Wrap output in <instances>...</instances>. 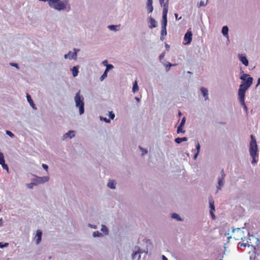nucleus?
Returning <instances> with one entry per match:
<instances>
[{"mask_svg": "<svg viewBox=\"0 0 260 260\" xmlns=\"http://www.w3.org/2000/svg\"><path fill=\"white\" fill-rule=\"evenodd\" d=\"M149 27L150 28H153L156 27L157 26V23L155 20L151 17V16L149 17Z\"/></svg>", "mask_w": 260, "mask_h": 260, "instance_id": "1a4fd4ad", "label": "nucleus"}, {"mask_svg": "<svg viewBox=\"0 0 260 260\" xmlns=\"http://www.w3.org/2000/svg\"><path fill=\"white\" fill-rule=\"evenodd\" d=\"M40 1L48 2L49 5L57 10H63L70 9V7L67 1H60V0H39Z\"/></svg>", "mask_w": 260, "mask_h": 260, "instance_id": "f257e3e1", "label": "nucleus"}, {"mask_svg": "<svg viewBox=\"0 0 260 260\" xmlns=\"http://www.w3.org/2000/svg\"><path fill=\"white\" fill-rule=\"evenodd\" d=\"M102 234L100 233L99 231H95L93 233V236L94 237H99L100 236L102 235Z\"/></svg>", "mask_w": 260, "mask_h": 260, "instance_id": "72a5a7b5", "label": "nucleus"}, {"mask_svg": "<svg viewBox=\"0 0 260 260\" xmlns=\"http://www.w3.org/2000/svg\"><path fill=\"white\" fill-rule=\"evenodd\" d=\"M239 59L245 66H248V61L245 56H243L242 54H239Z\"/></svg>", "mask_w": 260, "mask_h": 260, "instance_id": "ddd939ff", "label": "nucleus"}, {"mask_svg": "<svg viewBox=\"0 0 260 260\" xmlns=\"http://www.w3.org/2000/svg\"><path fill=\"white\" fill-rule=\"evenodd\" d=\"M72 74H73V77H76L78 75V73H79L78 67L77 66L74 67L72 69Z\"/></svg>", "mask_w": 260, "mask_h": 260, "instance_id": "a211bd4d", "label": "nucleus"}, {"mask_svg": "<svg viewBox=\"0 0 260 260\" xmlns=\"http://www.w3.org/2000/svg\"><path fill=\"white\" fill-rule=\"evenodd\" d=\"M4 162H5L4 155L0 152V164Z\"/></svg>", "mask_w": 260, "mask_h": 260, "instance_id": "473e14b6", "label": "nucleus"}, {"mask_svg": "<svg viewBox=\"0 0 260 260\" xmlns=\"http://www.w3.org/2000/svg\"><path fill=\"white\" fill-rule=\"evenodd\" d=\"M9 244L7 243H5L4 244H3V243L1 242L0 243V248H4L5 247H7V246H8Z\"/></svg>", "mask_w": 260, "mask_h": 260, "instance_id": "79ce46f5", "label": "nucleus"}, {"mask_svg": "<svg viewBox=\"0 0 260 260\" xmlns=\"http://www.w3.org/2000/svg\"><path fill=\"white\" fill-rule=\"evenodd\" d=\"M167 25V14H162L161 27H166Z\"/></svg>", "mask_w": 260, "mask_h": 260, "instance_id": "2eb2a0df", "label": "nucleus"}, {"mask_svg": "<svg viewBox=\"0 0 260 260\" xmlns=\"http://www.w3.org/2000/svg\"><path fill=\"white\" fill-rule=\"evenodd\" d=\"M162 259L163 260H168V258L164 255H162Z\"/></svg>", "mask_w": 260, "mask_h": 260, "instance_id": "4d7b16f0", "label": "nucleus"}, {"mask_svg": "<svg viewBox=\"0 0 260 260\" xmlns=\"http://www.w3.org/2000/svg\"><path fill=\"white\" fill-rule=\"evenodd\" d=\"M42 235V232L41 231V230H38L37 231V234H36V243L37 244H39L41 241Z\"/></svg>", "mask_w": 260, "mask_h": 260, "instance_id": "4468645a", "label": "nucleus"}, {"mask_svg": "<svg viewBox=\"0 0 260 260\" xmlns=\"http://www.w3.org/2000/svg\"><path fill=\"white\" fill-rule=\"evenodd\" d=\"M240 246H243V247H245L246 246V244H245V243H241L240 244Z\"/></svg>", "mask_w": 260, "mask_h": 260, "instance_id": "6e6d98bb", "label": "nucleus"}, {"mask_svg": "<svg viewBox=\"0 0 260 260\" xmlns=\"http://www.w3.org/2000/svg\"><path fill=\"white\" fill-rule=\"evenodd\" d=\"M164 57V54H161L160 56H159V58H160V59H161V58H163Z\"/></svg>", "mask_w": 260, "mask_h": 260, "instance_id": "5fc2aeb1", "label": "nucleus"}, {"mask_svg": "<svg viewBox=\"0 0 260 260\" xmlns=\"http://www.w3.org/2000/svg\"><path fill=\"white\" fill-rule=\"evenodd\" d=\"M245 98L239 99V102H240L241 105L243 107L244 110L247 112V107L244 102Z\"/></svg>", "mask_w": 260, "mask_h": 260, "instance_id": "412c9836", "label": "nucleus"}, {"mask_svg": "<svg viewBox=\"0 0 260 260\" xmlns=\"http://www.w3.org/2000/svg\"><path fill=\"white\" fill-rule=\"evenodd\" d=\"M103 120L106 122H110V120L109 119H108L107 118H103Z\"/></svg>", "mask_w": 260, "mask_h": 260, "instance_id": "864d4df0", "label": "nucleus"}, {"mask_svg": "<svg viewBox=\"0 0 260 260\" xmlns=\"http://www.w3.org/2000/svg\"><path fill=\"white\" fill-rule=\"evenodd\" d=\"M10 64L12 66H13V67H15L16 68H18V64L17 63H11Z\"/></svg>", "mask_w": 260, "mask_h": 260, "instance_id": "09e8293b", "label": "nucleus"}, {"mask_svg": "<svg viewBox=\"0 0 260 260\" xmlns=\"http://www.w3.org/2000/svg\"><path fill=\"white\" fill-rule=\"evenodd\" d=\"M252 82L253 78L252 77H248L245 82H243L241 84L238 90L239 99H243V98H245V92L251 85Z\"/></svg>", "mask_w": 260, "mask_h": 260, "instance_id": "7ed1b4c3", "label": "nucleus"}, {"mask_svg": "<svg viewBox=\"0 0 260 260\" xmlns=\"http://www.w3.org/2000/svg\"><path fill=\"white\" fill-rule=\"evenodd\" d=\"M175 16L176 20H180L181 18V17H180L179 18H178V15L177 13L175 14Z\"/></svg>", "mask_w": 260, "mask_h": 260, "instance_id": "de8ad7c7", "label": "nucleus"}, {"mask_svg": "<svg viewBox=\"0 0 260 260\" xmlns=\"http://www.w3.org/2000/svg\"><path fill=\"white\" fill-rule=\"evenodd\" d=\"M36 185L35 182L34 183H30L27 184V186L28 188H32L34 185Z\"/></svg>", "mask_w": 260, "mask_h": 260, "instance_id": "58836bf2", "label": "nucleus"}, {"mask_svg": "<svg viewBox=\"0 0 260 260\" xmlns=\"http://www.w3.org/2000/svg\"><path fill=\"white\" fill-rule=\"evenodd\" d=\"M196 149L197 150V153L194 155V158H196L200 150V145L199 142H198L196 144Z\"/></svg>", "mask_w": 260, "mask_h": 260, "instance_id": "bb28decb", "label": "nucleus"}, {"mask_svg": "<svg viewBox=\"0 0 260 260\" xmlns=\"http://www.w3.org/2000/svg\"><path fill=\"white\" fill-rule=\"evenodd\" d=\"M207 5V3H205L204 1H201L198 5L199 7H201L202 6H205Z\"/></svg>", "mask_w": 260, "mask_h": 260, "instance_id": "c9c22d12", "label": "nucleus"}, {"mask_svg": "<svg viewBox=\"0 0 260 260\" xmlns=\"http://www.w3.org/2000/svg\"><path fill=\"white\" fill-rule=\"evenodd\" d=\"M84 98L83 97L80 95V91H79L77 93H76V95L75 96V101L76 103V106L78 107L79 109V114L81 115L83 114L84 112V102H83Z\"/></svg>", "mask_w": 260, "mask_h": 260, "instance_id": "20e7f679", "label": "nucleus"}, {"mask_svg": "<svg viewBox=\"0 0 260 260\" xmlns=\"http://www.w3.org/2000/svg\"><path fill=\"white\" fill-rule=\"evenodd\" d=\"M109 115L111 119H113L115 117V114L112 112H110Z\"/></svg>", "mask_w": 260, "mask_h": 260, "instance_id": "ea45409f", "label": "nucleus"}, {"mask_svg": "<svg viewBox=\"0 0 260 260\" xmlns=\"http://www.w3.org/2000/svg\"><path fill=\"white\" fill-rule=\"evenodd\" d=\"M250 154L252 158V164H255L257 162L255 158L258 156L257 153V145L256 144L255 137L253 135H251V141L249 147Z\"/></svg>", "mask_w": 260, "mask_h": 260, "instance_id": "f03ea898", "label": "nucleus"}, {"mask_svg": "<svg viewBox=\"0 0 260 260\" xmlns=\"http://www.w3.org/2000/svg\"><path fill=\"white\" fill-rule=\"evenodd\" d=\"M248 77H251L249 75L246 74H244L242 76L240 77V79L243 80L244 82H245Z\"/></svg>", "mask_w": 260, "mask_h": 260, "instance_id": "a878e982", "label": "nucleus"}, {"mask_svg": "<svg viewBox=\"0 0 260 260\" xmlns=\"http://www.w3.org/2000/svg\"><path fill=\"white\" fill-rule=\"evenodd\" d=\"M159 3H160V5H162V4L165 3V0H159Z\"/></svg>", "mask_w": 260, "mask_h": 260, "instance_id": "603ef678", "label": "nucleus"}, {"mask_svg": "<svg viewBox=\"0 0 260 260\" xmlns=\"http://www.w3.org/2000/svg\"><path fill=\"white\" fill-rule=\"evenodd\" d=\"M209 204H210V210H212V211H215V207H214V201H213L212 199L210 200Z\"/></svg>", "mask_w": 260, "mask_h": 260, "instance_id": "cd10ccee", "label": "nucleus"}, {"mask_svg": "<svg viewBox=\"0 0 260 260\" xmlns=\"http://www.w3.org/2000/svg\"><path fill=\"white\" fill-rule=\"evenodd\" d=\"M116 26L114 25H109L108 26V28L110 29L113 30H116Z\"/></svg>", "mask_w": 260, "mask_h": 260, "instance_id": "a19ab883", "label": "nucleus"}, {"mask_svg": "<svg viewBox=\"0 0 260 260\" xmlns=\"http://www.w3.org/2000/svg\"><path fill=\"white\" fill-rule=\"evenodd\" d=\"M182 127L183 126H179L177 128V132L178 134H179V133H185V131H183V129H182Z\"/></svg>", "mask_w": 260, "mask_h": 260, "instance_id": "c756f323", "label": "nucleus"}, {"mask_svg": "<svg viewBox=\"0 0 260 260\" xmlns=\"http://www.w3.org/2000/svg\"><path fill=\"white\" fill-rule=\"evenodd\" d=\"M26 98H27V100L28 101V102L30 104L31 103H32L33 102V101L30 96V95L27 93V95H26Z\"/></svg>", "mask_w": 260, "mask_h": 260, "instance_id": "7c9ffc66", "label": "nucleus"}, {"mask_svg": "<svg viewBox=\"0 0 260 260\" xmlns=\"http://www.w3.org/2000/svg\"><path fill=\"white\" fill-rule=\"evenodd\" d=\"M77 56V50L74 49V52L70 51L68 54L64 55L65 58L75 59Z\"/></svg>", "mask_w": 260, "mask_h": 260, "instance_id": "6e6552de", "label": "nucleus"}, {"mask_svg": "<svg viewBox=\"0 0 260 260\" xmlns=\"http://www.w3.org/2000/svg\"><path fill=\"white\" fill-rule=\"evenodd\" d=\"M142 253V251H141V249L139 247H135V251L132 254V258L133 260H139L141 255L140 253Z\"/></svg>", "mask_w": 260, "mask_h": 260, "instance_id": "423d86ee", "label": "nucleus"}, {"mask_svg": "<svg viewBox=\"0 0 260 260\" xmlns=\"http://www.w3.org/2000/svg\"><path fill=\"white\" fill-rule=\"evenodd\" d=\"M2 221V219H0V221ZM0 223H1V222H0Z\"/></svg>", "mask_w": 260, "mask_h": 260, "instance_id": "e2e57ef3", "label": "nucleus"}, {"mask_svg": "<svg viewBox=\"0 0 260 260\" xmlns=\"http://www.w3.org/2000/svg\"><path fill=\"white\" fill-rule=\"evenodd\" d=\"M229 28L227 26H224L222 27V32L224 36L228 35Z\"/></svg>", "mask_w": 260, "mask_h": 260, "instance_id": "5701e85b", "label": "nucleus"}, {"mask_svg": "<svg viewBox=\"0 0 260 260\" xmlns=\"http://www.w3.org/2000/svg\"><path fill=\"white\" fill-rule=\"evenodd\" d=\"M114 68L112 64H108L106 66V69L105 71L108 72L109 70L112 69Z\"/></svg>", "mask_w": 260, "mask_h": 260, "instance_id": "e433bc0d", "label": "nucleus"}, {"mask_svg": "<svg viewBox=\"0 0 260 260\" xmlns=\"http://www.w3.org/2000/svg\"><path fill=\"white\" fill-rule=\"evenodd\" d=\"M49 178L48 176L45 177H38L36 179L34 180V182L36 185L40 183H44L49 181Z\"/></svg>", "mask_w": 260, "mask_h": 260, "instance_id": "0eeeda50", "label": "nucleus"}, {"mask_svg": "<svg viewBox=\"0 0 260 260\" xmlns=\"http://www.w3.org/2000/svg\"><path fill=\"white\" fill-rule=\"evenodd\" d=\"M187 140V138L186 137H183V138H176L175 140V141L176 143L178 144H180L183 141H186Z\"/></svg>", "mask_w": 260, "mask_h": 260, "instance_id": "6ab92c4d", "label": "nucleus"}, {"mask_svg": "<svg viewBox=\"0 0 260 260\" xmlns=\"http://www.w3.org/2000/svg\"><path fill=\"white\" fill-rule=\"evenodd\" d=\"M2 221V219H0V221ZM0 223H1V222H0Z\"/></svg>", "mask_w": 260, "mask_h": 260, "instance_id": "0e129e2a", "label": "nucleus"}, {"mask_svg": "<svg viewBox=\"0 0 260 260\" xmlns=\"http://www.w3.org/2000/svg\"><path fill=\"white\" fill-rule=\"evenodd\" d=\"M166 46L167 47H168V45H166Z\"/></svg>", "mask_w": 260, "mask_h": 260, "instance_id": "680f3d73", "label": "nucleus"}, {"mask_svg": "<svg viewBox=\"0 0 260 260\" xmlns=\"http://www.w3.org/2000/svg\"><path fill=\"white\" fill-rule=\"evenodd\" d=\"M213 211H212V210H210V214H211V215L212 216V219H214L215 218V215H214V214L213 213Z\"/></svg>", "mask_w": 260, "mask_h": 260, "instance_id": "a18cd8bd", "label": "nucleus"}, {"mask_svg": "<svg viewBox=\"0 0 260 260\" xmlns=\"http://www.w3.org/2000/svg\"><path fill=\"white\" fill-rule=\"evenodd\" d=\"M166 46L167 47H168V45H166Z\"/></svg>", "mask_w": 260, "mask_h": 260, "instance_id": "052dcab7", "label": "nucleus"}, {"mask_svg": "<svg viewBox=\"0 0 260 260\" xmlns=\"http://www.w3.org/2000/svg\"><path fill=\"white\" fill-rule=\"evenodd\" d=\"M2 165L3 168L6 170H7V172L9 171V168L7 164H6L5 162L1 164Z\"/></svg>", "mask_w": 260, "mask_h": 260, "instance_id": "2f4dec72", "label": "nucleus"}, {"mask_svg": "<svg viewBox=\"0 0 260 260\" xmlns=\"http://www.w3.org/2000/svg\"><path fill=\"white\" fill-rule=\"evenodd\" d=\"M108 186L110 188L114 189L115 185L114 181H110L108 183Z\"/></svg>", "mask_w": 260, "mask_h": 260, "instance_id": "393cba45", "label": "nucleus"}, {"mask_svg": "<svg viewBox=\"0 0 260 260\" xmlns=\"http://www.w3.org/2000/svg\"><path fill=\"white\" fill-rule=\"evenodd\" d=\"M167 35V28L166 27H161V37L160 39L162 40L164 39L163 37Z\"/></svg>", "mask_w": 260, "mask_h": 260, "instance_id": "4be33fe9", "label": "nucleus"}, {"mask_svg": "<svg viewBox=\"0 0 260 260\" xmlns=\"http://www.w3.org/2000/svg\"><path fill=\"white\" fill-rule=\"evenodd\" d=\"M201 91L203 96H204L205 100H207L208 99L207 89L204 87H201Z\"/></svg>", "mask_w": 260, "mask_h": 260, "instance_id": "f3484780", "label": "nucleus"}, {"mask_svg": "<svg viewBox=\"0 0 260 260\" xmlns=\"http://www.w3.org/2000/svg\"><path fill=\"white\" fill-rule=\"evenodd\" d=\"M185 118L183 117L179 124V126H183L185 123Z\"/></svg>", "mask_w": 260, "mask_h": 260, "instance_id": "37998d69", "label": "nucleus"}, {"mask_svg": "<svg viewBox=\"0 0 260 260\" xmlns=\"http://www.w3.org/2000/svg\"><path fill=\"white\" fill-rule=\"evenodd\" d=\"M179 116H181V113L180 112H179Z\"/></svg>", "mask_w": 260, "mask_h": 260, "instance_id": "bf43d9fd", "label": "nucleus"}, {"mask_svg": "<svg viewBox=\"0 0 260 260\" xmlns=\"http://www.w3.org/2000/svg\"><path fill=\"white\" fill-rule=\"evenodd\" d=\"M107 76V72L105 71L104 74L102 75V76L100 78V80L101 81L103 80Z\"/></svg>", "mask_w": 260, "mask_h": 260, "instance_id": "f704fd0d", "label": "nucleus"}, {"mask_svg": "<svg viewBox=\"0 0 260 260\" xmlns=\"http://www.w3.org/2000/svg\"><path fill=\"white\" fill-rule=\"evenodd\" d=\"M101 231L104 233H105V234H108V228H107V226H106L105 225H102V229H101Z\"/></svg>", "mask_w": 260, "mask_h": 260, "instance_id": "c85d7f7f", "label": "nucleus"}, {"mask_svg": "<svg viewBox=\"0 0 260 260\" xmlns=\"http://www.w3.org/2000/svg\"><path fill=\"white\" fill-rule=\"evenodd\" d=\"M161 6L163 8L162 14H167L169 9V0H167L165 3L161 5Z\"/></svg>", "mask_w": 260, "mask_h": 260, "instance_id": "9b49d317", "label": "nucleus"}, {"mask_svg": "<svg viewBox=\"0 0 260 260\" xmlns=\"http://www.w3.org/2000/svg\"><path fill=\"white\" fill-rule=\"evenodd\" d=\"M30 105L33 109H36V108L35 107V104H34V102H32V103L30 104Z\"/></svg>", "mask_w": 260, "mask_h": 260, "instance_id": "3c124183", "label": "nucleus"}, {"mask_svg": "<svg viewBox=\"0 0 260 260\" xmlns=\"http://www.w3.org/2000/svg\"><path fill=\"white\" fill-rule=\"evenodd\" d=\"M140 148L142 151V155H144L147 153V150L146 149H145L141 147H140Z\"/></svg>", "mask_w": 260, "mask_h": 260, "instance_id": "c03bdc74", "label": "nucleus"}, {"mask_svg": "<svg viewBox=\"0 0 260 260\" xmlns=\"http://www.w3.org/2000/svg\"><path fill=\"white\" fill-rule=\"evenodd\" d=\"M258 84H260V78L258 79V80H257V86Z\"/></svg>", "mask_w": 260, "mask_h": 260, "instance_id": "13d9d810", "label": "nucleus"}, {"mask_svg": "<svg viewBox=\"0 0 260 260\" xmlns=\"http://www.w3.org/2000/svg\"><path fill=\"white\" fill-rule=\"evenodd\" d=\"M6 134L8 135L9 136H10L11 138H13L14 137V135L9 131H6Z\"/></svg>", "mask_w": 260, "mask_h": 260, "instance_id": "4c0bfd02", "label": "nucleus"}, {"mask_svg": "<svg viewBox=\"0 0 260 260\" xmlns=\"http://www.w3.org/2000/svg\"><path fill=\"white\" fill-rule=\"evenodd\" d=\"M139 91V86L138 85V83L137 80L135 81V82L133 84V92H136Z\"/></svg>", "mask_w": 260, "mask_h": 260, "instance_id": "aec40b11", "label": "nucleus"}, {"mask_svg": "<svg viewBox=\"0 0 260 260\" xmlns=\"http://www.w3.org/2000/svg\"><path fill=\"white\" fill-rule=\"evenodd\" d=\"M221 175H222V177L218 179V183L219 187H217L218 189H220V187L223 186L224 184V178L225 176V174L224 173V171L223 169L221 170Z\"/></svg>", "mask_w": 260, "mask_h": 260, "instance_id": "9d476101", "label": "nucleus"}, {"mask_svg": "<svg viewBox=\"0 0 260 260\" xmlns=\"http://www.w3.org/2000/svg\"><path fill=\"white\" fill-rule=\"evenodd\" d=\"M103 64L104 66H107L108 65V61H107V60H105L104 61H103Z\"/></svg>", "mask_w": 260, "mask_h": 260, "instance_id": "8fccbe9b", "label": "nucleus"}, {"mask_svg": "<svg viewBox=\"0 0 260 260\" xmlns=\"http://www.w3.org/2000/svg\"><path fill=\"white\" fill-rule=\"evenodd\" d=\"M42 167H43L45 170H46V171H47L48 168V166H47V165L43 164L42 165Z\"/></svg>", "mask_w": 260, "mask_h": 260, "instance_id": "49530a36", "label": "nucleus"}, {"mask_svg": "<svg viewBox=\"0 0 260 260\" xmlns=\"http://www.w3.org/2000/svg\"><path fill=\"white\" fill-rule=\"evenodd\" d=\"M192 32L191 30L188 29L186 33L185 34L184 37V42L183 44L184 45H187L190 43L192 40Z\"/></svg>", "mask_w": 260, "mask_h": 260, "instance_id": "39448f33", "label": "nucleus"}, {"mask_svg": "<svg viewBox=\"0 0 260 260\" xmlns=\"http://www.w3.org/2000/svg\"><path fill=\"white\" fill-rule=\"evenodd\" d=\"M171 217L173 218L176 219L178 221L182 220V219L180 218L179 215L178 214H176V213L172 214Z\"/></svg>", "mask_w": 260, "mask_h": 260, "instance_id": "b1692460", "label": "nucleus"}, {"mask_svg": "<svg viewBox=\"0 0 260 260\" xmlns=\"http://www.w3.org/2000/svg\"><path fill=\"white\" fill-rule=\"evenodd\" d=\"M75 136L74 132L72 131H70L68 133H66L63 135V139H66L67 137H69L70 138H72Z\"/></svg>", "mask_w": 260, "mask_h": 260, "instance_id": "dca6fc26", "label": "nucleus"}, {"mask_svg": "<svg viewBox=\"0 0 260 260\" xmlns=\"http://www.w3.org/2000/svg\"><path fill=\"white\" fill-rule=\"evenodd\" d=\"M147 9L149 13H152L153 10L152 6V0H147Z\"/></svg>", "mask_w": 260, "mask_h": 260, "instance_id": "f8f14e48", "label": "nucleus"}]
</instances>
